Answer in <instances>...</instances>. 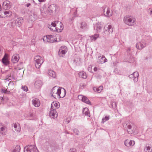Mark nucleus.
<instances>
[{"mask_svg": "<svg viewBox=\"0 0 152 152\" xmlns=\"http://www.w3.org/2000/svg\"><path fill=\"white\" fill-rule=\"evenodd\" d=\"M63 89L64 90V94L63 95L61 96V89L59 88H58L56 86L53 87L51 91L50 94L51 96L56 98V94H57L60 98H63L65 96L66 92L64 88H63Z\"/></svg>", "mask_w": 152, "mask_h": 152, "instance_id": "1", "label": "nucleus"}, {"mask_svg": "<svg viewBox=\"0 0 152 152\" xmlns=\"http://www.w3.org/2000/svg\"><path fill=\"white\" fill-rule=\"evenodd\" d=\"M123 21L125 24L129 26H133L136 23V19L133 16L129 15L125 16Z\"/></svg>", "mask_w": 152, "mask_h": 152, "instance_id": "2", "label": "nucleus"}, {"mask_svg": "<svg viewBox=\"0 0 152 152\" xmlns=\"http://www.w3.org/2000/svg\"><path fill=\"white\" fill-rule=\"evenodd\" d=\"M34 59L35 61V66L36 68L39 69L44 62L43 58L39 56L35 57Z\"/></svg>", "mask_w": 152, "mask_h": 152, "instance_id": "3", "label": "nucleus"}, {"mask_svg": "<svg viewBox=\"0 0 152 152\" xmlns=\"http://www.w3.org/2000/svg\"><path fill=\"white\" fill-rule=\"evenodd\" d=\"M50 110L49 113L50 116L52 118H56L57 116V113L55 110V109L54 108L53 106V104H51L50 108Z\"/></svg>", "mask_w": 152, "mask_h": 152, "instance_id": "4", "label": "nucleus"}, {"mask_svg": "<svg viewBox=\"0 0 152 152\" xmlns=\"http://www.w3.org/2000/svg\"><path fill=\"white\" fill-rule=\"evenodd\" d=\"M44 42L52 43L56 41L55 38L52 35H47L42 38Z\"/></svg>", "mask_w": 152, "mask_h": 152, "instance_id": "5", "label": "nucleus"}, {"mask_svg": "<svg viewBox=\"0 0 152 152\" xmlns=\"http://www.w3.org/2000/svg\"><path fill=\"white\" fill-rule=\"evenodd\" d=\"M67 50V47L63 46L61 47L59 50L58 54L59 56L63 57L65 54Z\"/></svg>", "mask_w": 152, "mask_h": 152, "instance_id": "6", "label": "nucleus"}, {"mask_svg": "<svg viewBox=\"0 0 152 152\" xmlns=\"http://www.w3.org/2000/svg\"><path fill=\"white\" fill-rule=\"evenodd\" d=\"M37 149V148L34 145L27 146L24 148V152H34Z\"/></svg>", "mask_w": 152, "mask_h": 152, "instance_id": "7", "label": "nucleus"}, {"mask_svg": "<svg viewBox=\"0 0 152 152\" xmlns=\"http://www.w3.org/2000/svg\"><path fill=\"white\" fill-rule=\"evenodd\" d=\"M104 33L107 34H110L113 32V28L111 25H106L104 27Z\"/></svg>", "mask_w": 152, "mask_h": 152, "instance_id": "8", "label": "nucleus"}, {"mask_svg": "<svg viewBox=\"0 0 152 152\" xmlns=\"http://www.w3.org/2000/svg\"><path fill=\"white\" fill-rule=\"evenodd\" d=\"M146 46L145 41V40H142L141 41L137 42L136 44V48L141 50L145 47Z\"/></svg>", "mask_w": 152, "mask_h": 152, "instance_id": "9", "label": "nucleus"}, {"mask_svg": "<svg viewBox=\"0 0 152 152\" xmlns=\"http://www.w3.org/2000/svg\"><path fill=\"white\" fill-rule=\"evenodd\" d=\"M138 73L137 72H134L133 74L129 75L130 78H132L134 82H137L138 80Z\"/></svg>", "mask_w": 152, "mask_h": 152, "instance_id": "10", "label": "nucleus"}, {"mask_svg": "<svg viewBox=\"0 0 152 152\" xmlns=\"http://www.w3.org/2000/svg\"><path fill=\"white\" fill-rule=\"evenodd\" d=\"M10 7L11 4L9 1L6 0L3 2L2 7L4 10H7L10 9Z\"/></svg>", "mask_w": 152, "mask_h": 152, "instance_id": "11", "label": "nucleus"}, {"mask_svg": "<svg viewBox=\"0 0 152 152\" xmlns=\"http://www.w3.org/2000/svg\"><path fill=\"white\" fill-rule=\"evenodd\" d=\"M56 6L54 4H52L50 5L48 9L49 13L51 15L54 11H56Z\"/></svg>", "mask_w": 152, "mask_h": 152, "instance_id": "12", "label": "nucleus"}, {"mask_svg": "<svg viewBox=\"0 0 152 152\" xmlns=\"http://www.w3.org/2000/svg\"><path fill=\"white\" fill-rule=\"evenodd\" d=\"M31 13L30 18L31 21H35L38 18V17L37 12L31 11Z\"/></svg>", "mask_w": 152, "mask_h": 152, "instance_id": "13", "label": "nucleus"}, {"mask_svg": "<svg viewBox=\"0 0 152 152\" xmlns=\"http://www.w3.org/2000/svg\"><path fill=\"white\" fill-rule=\"evenodd\" d=\"M42 85V81L39 80H36L34 84V86L37 89H39Z\"/></svg>", "mask_w": 152, "mask_h": 152, "instance_id": "14", "label": "nucleus"}, {"mask_svg": "<svg viewBox=\"0 0 152 152\" xmlns=\"http://www.w3.org/2000/svg\"><path fill=\"white\" fill-rule=\"evenodd\" d=\"M134 144V141L130 140L127 139L124 142V144L127 147L133 146Z\"/></svg>", "mask_w": 152, "mask_h": 152, "instance_id": "15", "label": "nucleus"}, {"mask_svg": "<svg viewBox=\"0 0 152 152\" xmlns=\"http://www.w3.org/2000/svg\"><path fill=\"white\" fill-rule=\"evenodd\" d=\"M23 23V18L22 17H19L17 18L15 21V25L19 27Z\"/></svg>", "mask_w": 152, "mask_h": 152, "instance_id": "16", "label": "nucleus"}, {"mask_svg": "<svg viewBox=\"0 0 152 152\" xmlns=\"http://www.w3.org/2000/svg\"><path fill=\"white\" fill-rule=\"evenodd\" d=\"M19 59V57L18 54H15L11 58L12 62L14 64L18 62Z\"/></svg>", "mask_w": 152, "mask_h": 152, "instance_id": "17", "label": "nucleus"}, {"mask_svg": "<svg viewBox=\"0 0 152 152\" xmlns=\"http://www.w3.org/2000/svg\"><path fill=\"white\" fill-rule=\"evenodd\" d=\"M33 104L35 107H38L40 106V102L39 100L37 98L33 99L32 100Z\"/></svg>", "mask_w": 152, "mask_h": 152, "instance_id": "18", "label": "nucleus"}, {"mask_svg": "<svg viewBox=\"0 0 152 152\" xmlns=\"http://www.w3.org/2000/svg\"><path fill=\"white\" fill-rule=\"evenodd\" d=\"M106 7H105L104 9L103 10V13L105 16L107 17H110L112 15V12H110V8H107V10L106 11V13H105V9Z\"/></svg>", "mask_w": 152, "mask_h": 152, "instance_id": "19", "label": "nucleus"}, {"mask_svg": "<svg viewBox=\"0 0 152 152\" xmlns=\"http://www.w3.org/2000/svg\"><path fill=\"white\" fill-rule=\"evenodd\" d=\"M94 29H95L96 28V30L98 32H100L102 28V27L101 26V24L100 23H96L95 26H94Z\"/></svg>", "mask_w": 152, "mask_h": 152, "instance_id": "20", "label": "nucleus"}, {"mask_svg": "<svg viewBox=\"0 0 152 152\" xmlns=\"http://www.w3.org/2000/svg\"><path fill=\"white\" fill-rule=\"evenodd\" d=\"M56 24L55 22H52L51 25H49L48 27L50 29L53 31H56Z\"/></svg>", "mask_w": 152, "mask_h": 152, "instance_id": "21", "label": "nucleus"}, {"mask_svg": "<svg viewBox=\"0 0 152 152\" xmlns=\"http://www.w3.org/2000/svg\"><path fill=\"white\" fill-rule=\"evenodd\" d=\"M83 114L85 115H86L88 116H90L88 108L85 107L83 109Z\"/></svg>", "mask_w": 152, "mask_h": 152, "instance_id": "22", "label": "nucleus"}, {"mask_svg": "<svg viewBox=\"0 0 152 152\" xmlns=\"http://www.w3.org/2000/svg\"><path fill=\"white\" fill-rule=\"evenodd\" d=\"M0 133L2 134L5 135L6 134V129L5 126H2L0 127Z\"/></svg>", "mask_w": 152, "mask_h": 152, "instance_id": "23", "label": "nucleus"}, {"mask_svg": "<svg viewBox=\"0 0 152 152\" xmlns=\"http://www.w3.org/2000/svg\"><path fill=\"white\" fill-rule=\"evenodd\" d=\"M107 60L105 56H102V57L98 60V62L100 64H102L106 62Z\"/></svg>", "mask_w": 152, "mask_h": 152, "instance_id": "24", "label": "nucleus"}, {"mask_svg": "<svg viewBox=\"0 0 152 152\" xmlns=\"http://www.w3.org/2000/svg\"><path fill=\"white\" fill-rule=\"evenodd\" d=\"M14 127L15 131L18 132H20V127L18 123H15L14 125Z\"/></svg>", "mask_w": 152, "mask_h": 152, "instance_id": "25", "label": "nucleus"}, {"mask_svg": "<svg viewBox=\"0 0 152 152\" xmlns=\"http://www.w3.org/2000/svg\"><path fill=\"white\" fill-rule=\"evenodd\" d=\"M14 86V84L13 82L10 81L8 84V87L7 89L9 88L10 90H12Z\"/></svg>", "mask_w": 152, "mask_h": 152, "instance_id": "26", "label": "nucleus"}, {"mask_svg": "<svg viewBox=\"0 0 152 152\" xmlns=\"http://www.w3.org/2000/svg\"><path fill=\"white\" fill-rule=\"evenodd\" d=\"M79 75L80 77L86 79L87 77L86 73L85 72H80L79 73Z\"/></svg>", "mask_w": 152, "mask_h": 152, "instance_id": "27", "label": "nucleus"}, {"mask_svg": "<svg viewBox=\"0 0 152 152\" xmlns=\"http://www.w3.org/2000/svg\"><path fill=\"white\" fill-rule=\"evenodd\" d=\"M82 101L87 104L91 105V103L89 100L85 96H84Z\"/></svg>", "mask_w": 152, "mask_h": 152, "instance_id": "28", "label": "nucleus"}, {"mask_svg": "<svg viewBox=\"0 0 152 152\" xmlns=\"http://www.w3.org/2000/svg\"><path fill=\"white\" fill-rule=\"evenodd\" d=\"M103 86H100L98 88L94 87L93 88V90L95 91H96L98 93L100 92L103 89Z\"/></svg>", "mask_w": 152, "mask_h": 152, "instance_id": "29", "label": "nucleus"}, {"mask_svg": "<svg viewBox=\"0 0 152 152\" xmlns=\"http://www.w3.org/2000/svg\"><path fill=\"white\" fill-rule=\"evenodd\" d=\"M48 74L49 76L53 78H55L56 76L55 72L54 71L52 70H50L49 71Z\"/></svg>", "mask_w": 152, "mask_h": 152, "instance_id": "30", "label": "nucleus"}, {"mask_svg": "<svg viewBox=\"0 0 152 152\" xmlns=\"http://www.w3.org/2000/svg\"><path fill=\"white\" fill-rule=\"evenodd\" d=\"M80 28L83 30H85L87 28V24L85 22H83L80 24Z\"/></svg>", "mask_w": 152, "mask_h": 152, "instance_id": "31", "label": "nucleus"}, {"mask_svg": "<svg viewBox=\"0 0 152 152\" xmlns=\"http://www.w3.org/2000/svg\"><path fill=\"white\" fill-rule=\"evenodd\" d=\"M146 152H152V147L150 146H147L145 149Z\"/></svg>", "mask_w": 152, "mask_h": 152, "instance_id": "32", "label": "nucleus"}, {"mask_svg": "<svg viewBox=\"0 0 152 152\" xmlns=\"http://www.w3.org/2000/svg\"><path fill=\"white\" fill-rule=\"evenodd\" d=\"M4 14L6 16L10 17L12 15V13L11 11H7L4 12Z\"/></svg>", "mask_w": 152, "mask_h": 152, "instance_id": "33", "label": "nucleus"}, {"mask_svg": "<svg viewBox=\"0 0 152 152\" xmlns=\"http://www.w3.org/2000/svg\"><path fill=\"white\" fill-rule=\"evenodd\" d=\"M20 146L17 145L13 150V152H19L20 151Z\"/></svg>", "mask_w": 152, "mask_h": 152, "instance_id": "34", "label": "nucleus"}, {"mask_svg": "<svg viewBox=\"0 0 152 152\" xmlns=\"http://www.w3.org/2000/svg\"><path fill=\"white\" fill-rule=\"evenodd\" d=\"M2 63L6 65H7L9 64V62L7 60V58H5L3 57L2 60Z\"/></svg>", "mask_w": 152, "mask_h": 152, "instance_id": "35", "label": "nucleus"}, {"mask_svg": "<svg viewBox=\"0 0 152 152\" xmlns=\"http://www.w3.org/2000/svg\"><path fill=\"white\" fill-rule=\"evenodd\" d=\"M110 117V115L105 116L104 118H103L102 119V123H104L106 121L108 120L109 119Z\"/></svg>", "mask_w": 152, "mask_h": 152, "instance_id": "36", "label": "nucleus"}, {"mask_svg": "<svg viewBox=\"0 0 152 152\" xmlns=\"http://www.w3.org/2000/svg\"><path fill=\"white\" fill-rule=\"evenodd\" d=\"M110 107L113 108H115L116 107L117 104L116 102H111L110 104Z\"/></svg>", "mask_w": 152, "mask_h": 152, "instance_id": "37", "label": "nucleus"}, {"mask_svg": "<svg viewBox=\"0 0 152 152\" xmlns=\"http://www.w3.org/2000/svg\"><path fill=\"white\" fill-rule=\"evenodd\" d=\"M123 126L124 128H125L126 129H130L132 128V126L130 125H127L126 124H123Z\"/></svg>", "mask_w": 152, "mask_h": 152, "instance_id": "38", "label": "nucleus"}, {"mask_svg": "<svg viewBox=\"0 0 152 152\" xmlns=\"http://www.w3.org/2000/svg\"><path fill=\"white\" fill-rule=\"evenodd\" d=\"M99 37V35L97 34H95L94 35L92 36L91 37V40H95Z\"/></svg>", "mask_w": 152, "mask_h": 152, "instance_id": "39", "label": "nucleus"}, {"mask_svg": "<svg viewBox=\"0 0 152 152\" xmlns=\"http://www.w3.org/2000/svg\"><path fill=\"white\" fill-rule=\"evenodd\" d=\"M73 132L77 135H79L80 134V132L79 130L76 128L74 129H73Z\"/></svg>", "mask_w": 152, "mask_h": 152, "instance_id": "40", "label": "nucleus"}, {"mask_svg": "<svg viewBox=\"0 0 152 152\" xmlns=\"http://www.w3.org/2000/svg\"><path fill=\"white\" fill-rule=\"evenodd\" d=\"M21 88L25 91H27L28 90L27 87L26 86H22Z\"/></svg>", "mask_w": 152, "mask_h": 152, "instance_id": "41", "label": "nucleus"}, {"mask_svg": "<svg viewBox=\"0 0 152 152\" xmlns=\"http://www.w3.org/2000/svg\"><path fill=\"white\" fill-rule=\"evenodd\" d=\"M52 104H53V106H54V108L55 109V110L56 108H59V105H58V104L56 103H54L53 102Z\"/></svg>", "mask_w": 152, "mask_h": 152, "instance_id": "42", "label": "nucleus"}, {"mask_svg": "<svg viewBox=\"0 0 152 152\" xmlns=\"http://www.w3.org/2000/svg\"><path fill=\"white\" fill-rule=\"evenodd\" d=\"M34 115L32 113H29L28 114V117L29 119H34L33 117Z\"/></svg>", "mask_w": 152, "mask_h": 152, "instance_id": "43", "label": "nucleus"}, {"mask_svg": "<svg viewBox=\"0 0 152 152\" xmlns=\"http://www.w3.org/2000/svg\"><path fill=\"white\" fill-rule=\"evenodd\" d=\"M86 85L84 83L81 84L80 85V88L81 89H83L86 86Z\"/></svg>", "mask_w": 152, "mask_h": 152, "instance_id": "44", "label": "nucleus"}, {"mask_svg": "<svg viewBox=\"0 0 152 152\" xmlns=\"http://www.w3.org/2000/svg\"><path fill=\"white\" fill-rule=\"evenodd\" d=\"M84 96H83L82 95H79L78 96V99L80 100H81L82 101L83 98Z\"/></svg>", "mask_w": 152, "mask_h": 152, "instance_id": "45", "label": "nucleus"}, {"mask_svg": "<svg viewBox=\"0 0 152 152\" xmlns=\"http://www.w3.org/2000/svg\"><path fill=\"white\" fill-rule=\"evenodd\" d=\"M69 152H77L76 150L74 148H71L70 149Z\"/></svg>", "mask_w": 152, "mask_h": 152, "instance_id": "46", "label": "nucleus"}, {"mask_svg": "<svg viewBox=\"0 0 152 152\" xmlns=\"http://www.w3.org/2000/svg\"><path fill=\"white\" fill-rule=\"evenodd\" d=\"M131 49L130 48H129L127 50V52L128 54H129V55H131V53L130 52ZM131 57V56H130V57Z\"/></svg>", "mask_w": 152, "mask_h": 152, "instance_id": "47", "label": "nucleus"}, {"mask_svg": "<svg viewBox=\"0 0 152 152\" xmlns=\"http://www.w3.org/2000/svg\"><path fill=\"white\" fill-rule=\"evenodd\" d=\"M4 100L3 98L0 97V104L3 103V102Z\"/></svg>", "mask_w": 152, "mask_h": 152, "instance_id": "48", "label": "nucleus"}, {"mask_svg": "<svg viewBox=\"0 0 152 152\" xmlns=\"http://www.w3.org/2000/svg\"><path fill=\"white\" fill-rule=\"evenodd\" d=\"M7 89H8L7 88L6 90H5L4 94H9V93L10 90H9V91H8Z\"/></svg>", "mask_w": 152, "mask_h": 152, "instance_id": "49", "label": "nucleus"}, {"mask_svg": "<svg viewBox=\"0 0 152 152\" xmlns=\"http://www.w3.org/2000/svg\"><path fill=\"white\" fill-rule=\"evenodd\" d=\"M5 89H4V88H1V92L2 93H5Z\"/></svg>", "mask_w": 152, "mask_h": 152, "instance_id": "50", "label": "nucleus"}, {"mask_svg": "<svg viewBox=\"0 0 152 152\" xmlns=\"http://www.w3.org/2000/svg\"><path fill=\"white\" fill-rule=\"evenodd\" d=\"M60 27L61 29H63V25L61 24V25L60 26Z\"/></svg>", "mask_w": 152, "mask_h": 152, "instance_id": "51", "label": "nucleus"}, {"mask_svg": "<svg viewBox=\"0 0 152 152\" xmlns=\"http://www.w3.org/2000/svg\"><path fill=\"white\" fill-rule=\"evenodd\" d=\"M4 124L2 123H0V127L2 126H4Z\"/></svg>", "mask_w": 152, "mask_h": 152, "instance_id": "52", "label": "nucleus"}, {"mask_svg": "<svg viewBox=\"0 0 152 152\" xmlns=\"http://www.w3.org/2000/svg\"><path fill=\"white\" fill-rule=\"evenodd\" d=\"M94 70L95 72H96V71L97 70H98V68H97V67H94Z\"/></svg>", "mask_w": 152, "mask_h": 152, "instance_id": "53", "label": "nucleus"}, {"mask_svg": "<svg viewBox=\"0 0 152 152\" xmlns=\"http://www.w3.org/2000/svg\"><path fill=\"white\" fill-rule=\"evenodd\" d=\"M3 57H5V58H7V55L6 54H5Z\"/></svg>", "mask_w": 152, "mask_h": 152, "instance_id": "54", "label": "nucleus"}, {"mask_svg": "<svg viewBox=\"0 0 152 152\" xmlns=\"http://www.w3.org/2000/svg\"><path fill=\"white\" fill-rule=\"evenodd\" d=\"M31 4L30 3H28L26 5V6L27 7H28Z\"/></svg>", "mask_w": 152, "mask_h": 152, "instance_id": "55", "label": "nucleus"}, {"mask_svg": "<svg viewBox=\"0 0 152 152\" xmlns=\"http://www.w3.org/2000/svg\"><path fill=\"white\" fill-rule=\"evenodd\" d=\"M39 2H44V0H38Z\"/></svg>", "mask_w": 152, "mask_h": 152, "instance_id": "56", "label": "nucleus"}, {"mask_svg": "<svg viewBox=\"0 0 152 152\" xmlns=\"http://www.w3.org/2000/svg\"><path fill=\"white\" fill-rule=\"evenodd\" d=\"M50 147L51 148L52 150H55V148H53V146H52L51 145H50Z\"/></svg>", "mask_w": 152, "mask_h": 152, "instance_id": "57", "label": "nucleus"}, {"mask_svg": "<svg viewBox=\"0 0 152 152\" xmlns=\"http://www.w3.org/2000/svg\"><path fill=\"white\" fill-rule=\"evenodd\" d=\"M11 76V74H9L7 75V77H8V78L9 77H10Z\"/></svg>", "mask_w": 152, "mask_h": 152, "instance_id": "58", "label": "nucleus"}, {"mask_svg": "<svg viewBox=\"0 0 152 152\" xmlns=\"http://www.w3.org/2000/svg\"><path fill=\"white\" fill-rule=\"evenodd\" d=\"M128 133L129 134H132V132H131L130 131H128Z\"/></svg>", "mask_w": 152, "mask_h": 152, "instance_id": "59", "label": "nucleus"}, {"mask_svg": "<svg viewBox=\"0 0 152 152\" xmlns=\"http://www.w3.org/2000/svg\"><path fill=\"white\" fill-rule=\"evenodd\" d=\"M88 71H89L90 72H91V69L90 67H89V68H88Z\"/></svg>", "mask_w": 152, "mask_h": 152, "instance_id": "60", "label": "nucleus"}, {"mask_svg": "<svg viewBox=\"0 0 152 152\" xmlns=\"http://www.w3.org/2000/svg\"><path fill=\"white\" fill-rule=\"evenodd\" d=\"M63 90H64L63 89ZM64 94V90H63V94H61H61H60V95L61 96V95H63V94Z\"/></svg>", "mask_w": 152, "mask_h": 152, "instance_id": "61", "label": "nucleus"}, {"mask_svg": "<svg viewBox=\"0 0 152 152\" xmlns=\"http://www.w3.org/2000/svg\"><path fill=\"white\" fill-rule=\"evenodd\" d=\"M151 14H152V10H151Z\"/></svg>", "mask_w": 152, "mask_h": 152, "instance_id": "62", "label": "nucleus"}, {"mask_svg": "<svg viewBox=\"0 0 152 152\" xmlns=\"http://www.w3.org/2000/svg\"><path fill=\"white\" fill-rule=\"evenodd\" d=\"M129 61V62H132V61Z\"/></svg>", "mask_w": 152, "mask_h": 152, "instance_id": "63", "label": "nucleus"}, {"mask_svg": "<svg viewBox=\"0 0 152 152\" xmlns=\"http://www.w3.org/2000/svg\"><path fill=\"white\" fill-rule=\"evenodd\" d=\"M51 28H53V29H54V28H53V27H51Z\"/></svg>", "mask_w": 152, "mask_h": 152, "instance_id": "64", "label": "nucleus"}]
</instances>
